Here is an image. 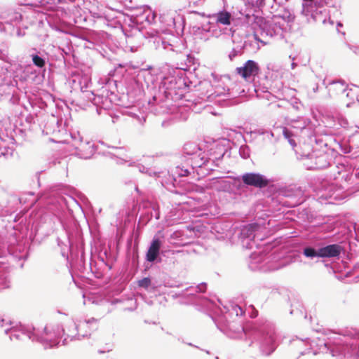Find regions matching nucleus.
<instances>
[{"label":"nucleus","mask_w":359,"mask_h":359,"mask_svg":"<svg viewBox=\"0 0 359 359\" xmlns=\"http://www.w3.org/2000/svg\"><path fill=\"white\" fill-rule=\"evenodd\" d=\"M122 93L135 100H140L144 95L146 87L151 98L148 104L151 107L160 104L170 97L168 81V74L154 75L144 69L128 67L121 72Z\"/></svg>","instance_id":"f257e3e1"},{"label":"nucleus","mask_w":359,"mask_h":359,"mask_svg":"<svg viewBox=\"0 0 359 359\" xmlns=\"http://www.w3.org/2000/svg\"><path fill=\"white\" fill-rule=\"evenodd\" d=\"M290 344L297 349L301 355H306L307 359L318 354L323 353L324 359H351L355 355L348 356V351L358 345V339L349 336L339 335L332 344L326 342L323 339L310 340L299 337L293 338Z\"/></svg>","instance_id":"f03ea898"},{"label":"nucleus","mask_w":359,"mask_h":359,"mask_svg":"<svg viewBox=\"0 0 359 359\" xmlns=\"http://www.w3.org/2000/svg\"><path fill=\"white\" fill-rule=\"evenodd\" d=\"M218 328L231 339H241L246 336L259 343V350L263 355L269 356L277 347L276 335L273 324L266 319H259L255 323L243 326L235 321Z\"/></svg>","instance_id":"7ed1b4c3"},{"label":"nucleus","mask_w":359,"mask_h":359,"mask_svg":"<svg viewBox=\"0 0 359 359\" xmlns=\"http://www.w3.org/2000/svg\"><path fill=\"white\" fill-rule=\"evenodd\" d=\"M280 18L283 19L284 22L290 23L294 21L295 16L287 10H285L282 15H273L271 18L253 13L248 19V22L252 24L254 29H259L262 36L276 37L278 39H283L285 37L284 33L286 27L284 23L278 21Z\"/></svg>","instance_id":"20e7f679"},{"label":"nucleus","mask_w":359,"mask_h":359,"mask_svg":"<svg viewBox=\"0 0 359 359\" xmlns=\"http://www.w3.org/2000/svg\"><path fill=\"white\" fill-rule=\"evenodd\" d=\"M169 86L170 97V99L173 100L174 95H182L183 92L180 93L179 90L188 91L189 90H203L209 95H213L215 92H212L213 84L208 79L197 81L192 80L191 77L187 76V72L177 69L173 71L172 73L168 74V81L167 83Z\"/></svg>","instance_id":"39448f33"},{"label":"nucleus","mask_w":359,"mask_h":359,"mask_svg":"<svg viewBox=\"0 0 359 359\" xmlns=\"http://www.w3.org/2000/svg\"><path fill=\"white\" fill-rule=\"evenodd\" d=\"M0 32L10 36L22 37L25 35V29L27 26L22 23L23 15L12 10L4 12L0 15Z\"/></svg>","instance_id":"423d86ee"},{"label":"nucleus","mask_w":359,"mask_h":359,"mask_svg":"<svg viewBox=\"0 0 359 359\" xmlns=\"http://www.w3.org/2000/svg\"><path fill=\"white\" fill-rule=\"evenodd\" d=\"M62 327L56 325L53 327H45L42 331L33 327V331H27V338L41 343L45 348H52L59 344L62 336Z\"/></svg>","instance_id":"0eeeda50"},{"label":"nucleus","mask_w":359,"mask_h":359,"mask_svg":"<svg viewBox=\"0 0 359 359\" xmlns=\"http://www.w3.org/2000/svg\"><path fill=\"white\" fill-rule=\"evenodd\" d=\"M122 32L127 43L133 47H139L144 44V41L151 37V34L147 29L143 20L131 22L128 28L123 27Z\"/></svg>","instance_id":"6e6552de"},{"label":"nucleus","mask_w":359,"mask_h":359,"mask_svg":"<svg viewBox=\"0 0 359 359\" xmlns=\"http://www.w3.org/2000/svg\"><path fill=\"white\" fill-rule=\"evenodd\" d=\"M112 36L105 31L90 30L86 35L81 37L83 40L93 46V49H96L104 57L109 58L107 48L112 51L111 45L109 41L111 40Z\"/></svg>","instance_id":"1a4fd4ad"},{"label":"nucleus","mask_w":359,"mask_h":359,"mask_svg":"<svg viewBox=\"0 0 359 359\" xmlns=\"http://www.w3.org/2000/svg\"><path fill=\"white\" fill-rule=\"evenodd\" d=\"M276 201L283 207L294 208L302 203V192L299 189L283 187L275 195Z\"/></svg>","instance_id":"9d476101"},{"label":"nucleus","mask_w":359,"mask_h":359,"mask_svg":"<svg viewBox=\"0 0 359 359\" xmlns=\"http://www.w3.org/2000/svg\"><path fill=\"white\" fill-rule=\"evenodd\" d=\"M254 41L246 39L238 43H235V41H233L234 46L228 55L229 59L231 61H233L236 57H241L243 55L255 53L259 48L258 42L266 44V42L258 38L256 33L254 34Z\"/></svg>","instance_id":"9b49d317"},{"label":"nucleus","mask_w":359,"mask_h":359,"mask_svg":"<svg viewBox=\"0 0 359 359\" xmlns=\"http://www.w3.org/2000/svg\"><path fill=\"white\" fill-rule=\"evenodd\" d=\"M51 114L48 122L44 126L43 132H46V134H56L60 133L66 132L70 126V123L72 121L71 118V114H63V116H59L61 114Z\"/></svg>","instance_id":"f8f14e48"},{"label":"nucleus","mask_w":359,"mask_h":359,"mask_svg":"<svg viewBox=\"0 0 359 359\" xmlns=\"http://www.w3.org/2000/svg\"><path fill=\"white\" fill-rule=\"evenodd\" d=\"M100 83L102 85L101 93L97 94V103L109 100L111 103L113 100L112 96L115 95V92L119 93L121 90V80L111 79L108 77L100 78Z\"/></svg>","instance_id":"ddd939ff"},{"label":"nucleus","mask_w":359,"mask_h":359,"mask_svg":"<svg viewBox=\"0 0 359 359\" xmlns=\"http://www.w3.org/2000/svg\"><path fill=\"white\" fill-rule=\"evenodd\" d=\"M259 229V225L256 223L249 224L241 227L239 238L243 248L252 250L257 246L255 239Z\"/></svg>","instance_id":"4468645a"},{"label":"nucleus","mask_w":359,"mask_h":359,"mask_svg":"<svg viewBox=\"0 0 359 359\" xmlns=\"http://www.w3.org/2000/svg\"><path fill=\"white\" fill-rule=\"evenodd\" d=\"M8 242L9 244L6 248L4 243H0V258L6 257L7 255L19 260L26 258L27 253L22 252L24 250L23 246L20 244L15 245L16 239L14 236H10Z\"/></svg>","instance_id":"2eb2a0df"},{"label":"nucleus","mask_w":359,"mask_h":359,"mask_svg":"<svg viewBox=\"0 0 359 359\" xmlns=\"http://www.w3.org/2000/svg\"><path fill=\"white\" fill-rule=\"evenodd\" d=\"M243 184L256 188H264L272 182L266 176L259 172H245L241 176Z\"/></svg>","instance_id":"dca6fc26"},{"label":"nucleus","mask_w":359,"mask_h":359,"mask_svg":"<svg viewBox=\"0 0 359 359\" xmlns=\"http://www.w3.org/2000/svg\"><path fill=\"white\" fill-rule=\"evenodd\" d=\"M260 67L257 62L253 60H247L241 67L236 68V73L245 81L257 76L260 73Z\"/></svg>","instance_id":"f3484780"},{"label":"nucleus","mask_w":359,"mask_h":359,"mask_svg":"<svg viewBox=\"0 0 359 359\" xmlns=\"http://www.w3.org/2000/svg\"><path fill=\"white\" fill-rule=\"evenodd\" d=\"M306 158L308 161H311V163H306L309 170L324 169L330 165L329 156L326 153H320L318 155L316 152H313L306 155Z\"/></svg>","instance_id":"a211bd4d"},{"label":"nucleus","mask_w":359,"mask_h":359,"mask_svg":"<svg viewBox=\"0 0 359 359\" xmlns=\"http://www.w3.org/2000/svg\"><path fill=\"white\" fill-rule=\"evenodd\" d=\"M56 241L57 247L60 248L61 255L67 260L71 252L72 245L69 233L65 228H62L57 232Z\"/></svg>","instance_id":"6ab92c4d"},{"label":"nucleus","mask_w":359,"mask_h":359,"mask_svg":"<svg viewBox=\"0 0 359 359\" xmlns=\"http://www.w3.org/2000/svg\"><path fill=\"white\" fill-rule=\"evenodd\" d=\"M156 121L161 122L163 128H168L180 121H185L188 116L187 114H153Z\"/></svg>","instance_id":"aec40b11"},{"label":"nucleus","mask_w":359,"mask_h":359,"mask_svg":"<svg viewBox=\"0 0 359 359\" xmlns=\"http://www.w3.org/2000/svg\"><path fill=\"white\" fill-rule=\"evenodd\" d=\"M62 334L66 336L62 340V345L67 344L68 339H69V341L74 339L81 340L88 337V334L86 332L85 333H78L77 323L74 321H69L65 325V327H62Z\"/></svg>","instance_id":"412c9836"},{"label":"nucleus","mask_w":359,"mask_h":359,"mask_svg":"<svg viewBox=\"0 0 359 359\" xmlns=\"http://www.w3.org/2000/svg\"><path fill=\"white\" fill-rule=\"evenodd\" d=\"M161 238L155 236L151 241L150 245L146 253V260L149 262H160L161 259L159 257L160 250L162 246Z\"/></svg>","instance_id":"4be33fe9"},{"label":"nucleus","mask_w":359,"mask_h":359,"mask_svg":"<svg viewBox=\"0 0 359 359\" xmlns=\"http://www.w3.org/2000/svg\"><path fill=\"white\" fill-rule=\"evenodd\" d=\"M88 13L90 15H87L85 13L84 14H79L74 18V24H81V22L86 23L87 25H94L97 20L104 21L107 20L104 18L100 13L95 11H92L88 9Z\"/></svg>","instance_id":"5701e85b"},{"label":"nucleus","mask_w":359,"mask_h":359,"mask_svg":"<svg viewBox=\"0 0 359 359\" xmlns=\"http://www.w3.org/2000/svg\"><path fill=\"white\" fill-rule=\"evenodd\" d=\"M76 155L81 158H90L95 152V145L92 142L83 140L75 148Z\"/></svg>","instance_id":"b1692460"},{"label":"nucleus","mask_w":359,"mask_h":359,"mask_svg":"<svg viewBox=\"0 0 359 359\" xmlns=\"http://www.w3.org/2000/svg\"><path fill=\"white\" fill-rule=\"evenodd\" d=\"M15 77L22 82H30L36 84H39L43 79V76L39 72L29 69L23 70L20 75H15Z\"/></svg>","instance_id":"393cba45"},{"label":"nucleus","mask_w":359,"mask_h":359,"mask_svg":"<svg viewBox=\"0 0 359 359\" xmlns=\"http://www.w3.org/2000/svg\"><path fill=\"white\" fill-rule=\"evenodd\" d=\"M62 51V47L60 46H49L46 52L47 60L57 62V65H66V59L61 54Z\"/></svg>","instance_id":"a878e982"},{"label":"nucleus","mask_w":359,"mask_h":359,"mask_svg":"<svg viewBox=\"0 0 359 359\" xmlns=\"http://www.w3.org/2000/svg\"><path fill=\"white\" fill-rule=\"evenodd\" d=\"M343 248L339 244H330L319 248L320 258L339 257Z\"/></svg>","instance_id":"bb28decb"},{"label":"nucleus","mask_w":359,"mask_h":359,"mask_svg":"<svg viewBox=\"0 0 359 359\" xmlns=\"http://www.w3.org/2000/svg\"><path fill=\"white\" fill-rule=\"evenodd\" d=\"M78 85L81 91L86 93V97L88 100H93L95 104H97V94L94 93V90H88V88L91 86V81L87 77H82L79 79Z\"/></svg>","instance_id":"cd10ccee"},{"label":"nucleus","mask_w":359,"mask_h":359,"mask_svg":"<svg viewBox=\"0 0 359 359\" xmlns=\"http://www.w3.org/2000/svg\"><path fill=\"white\" fill-rule=\"evenodd\" d=\"M97 320L94 318L84 321H80L79 323L77 324L78 333H85L86 332L88 334V336H90V332L97 330Z\"/></svg>","instance_id":"c85d7f7f"},{"label":"nucleus","mask_w":359,"mask_h":359,"mask_svg":"<svg viewBox=\"0 0 359 359\" xmlns=\"http://www.w3.org/2000/svg\"><path fill=\"white\" fill-rule=\"evenodd\" d=\"M208 17L214 20L217 25H230L231 23L229 12L224 10H220L215 13L209 14Z\"/></svg>","instance_id":"c756f323"},{"label":"nucleus","mask_w":359,"mask_h":359,"mask_svg":"<svg viewBox=\"0 0 359 359\" xmlns=\"http://www.w3.org/2000/svg\"><path fill=\"white\" fill-rule=\"evenodd\" d=\"M200 26H196L194 25V23H189V32L196 38L199 39L201 40L206 41L208 40V33L210 32L209 31V28H204V27L201 25Z\"/></svg>","instance_id":"7c9ffc66"},{"label":"nucleus","mask_w":359,"mask_h":359,"mask_svg":"<svg viewBox=\"0 0 359 359\" xmlns=\"http://www.w3.org/2000/svg\"><path fill=\"white\" fill-rule=\"evenodd\" d=\"M27 331H33V328L30 330L22 327L20 330H18L16 327H12L4 330L6 334H9V338L11 341L22 340L23 337H27V334L25 333Z\"/></svg>","instance_id":"2f4dec72"},{"label":"nucleus","mask_w":359,"mask_h":359,"mask_svg":"<svg viewBox=\"0 0 359 359\" xmlns=\"http://www.w3.org/2000/svg\"><path fill=\"white\" fill-rule=\"evenodd\" d=\"M201 151L202 150L201 147L196 143L187 142L184 145L183 148L184 158H185L186 161H187L189 158L197 155L201 152Z\"/></svg>","instance_id":"473e14b6"},{"label":"nucleus","mask_w":359,"mask_h":359,"mask_svg":"<svg viewBox=\"0 0 359 359\" xmlns=\"http://www.w3.org/2000/svg\"><path fill=\"white\" fill-rule=\"evenodd\" d=\"M187 161L188 164H190L191 170H194L196 168H201L208 162L202 151L193 157L189 158Z\"/></svg>","instance_id":"72a5a7b5"},{"label":"nucleus","mask_w":359,"mask_h":359,"mask_svg":"<svg viewBox=\"0 0 359 359\" xmlns=\"http://www.w3.org/2000/svg\"><path fill=\"white\" fill-rule=\"evenodd\" d=\"M189 14L194 15L195 16H198V18L201 19L200 22H196V23H194V25L198 27L200 26L199 25H201L204 27V28H209V31L211 32L212 28V22L210 21L211 18H209L208 15L203 12L200 13L196 11H190Z\"/></svg>","instance_id":"f704fd0d"},{"label":"nucleus","mask_w":359,"mask_h":359,"mask_svg":"<svg viewBox=\"0 0 359 359\" xmlns=\"http://www.w3.org/2000/svg\"><path fill=\"white\" fill-rule=\"evenodd\" d=\"M34 53L30 54L33 64L39 68H46L47 57H44L36 48H33Z\"/></svg>","instance_id":"c9c22d12"},{"label":"nucleus","mask_w":359,"mask_h":359,"mask_svg":"<svg viewBox=\"0 0 359 359\" xmlns=\"http://www.w3.org/2000/svg\"><path fill=\"white\" fill-rule=\"evenodd\" d=\"M61 3H57V0H36L34 3H30V5H34L42 10L48 11L54 8L57 5Z\"/></svg>","instance_id":"e433bc0d"},{"label":"nucleus","mask_w":359,"mask_h":359,"mask_svg":"<svg viewBox=\"0 0 359 359\" xmlns=\"http://www.w3.org/2000/svg\"><path fill=\"white\" fill-rule=\"evenodd\" d=\"M116 150V153L114 154L117 157L116 163L118 164H123L124 163L130 162L129 165L133 166L135 162H130V158L124 153L126 149L124 147H113Z\"/></svg>","instance_id":"4c0bfd02"},{"label":"nucleus","mask_w":359,"mask_h":359,"mask_svg":"<svg viewBox=\"0 0 359 359\" xmlns=\"http://www.w3.org/2000/svg\"><path fill=\"white\" fill-rule=\"evenodd\" d=\"M285 119L294 128L302 130L308 125V121L300 116H298L297 118L286 117Z\"/></svg>","instance_id":"58836bf2"},{"label":"nucleus","mask_w":359,"mask_h":359,"mask_svg":"<svg viewBox=\"0 0 359 359\" xmlns=\"http://www.w3.org/2000/svg\"><path fill=\"white\" fill-rule=\"evenodd\" d=\"M170 20L172 22V26L176 32H178L180 29L182 32H184L185 28V20L183 17H181L180 15H177V18L172 17L170 18ZM169 26H171V25H169Z\"/></svg>","instance_id":"ea45409f"},{"label":"nucleus","mask_w":359,"mask_h":359,"mask_svg":"<svg viewBox=\"0 0 359 359\" xmlns=\"http://www.w3.org/2000/svg\"><path fill=\"white\" fill-rule=\"evenodd\" d=\"M302 254L307 258L313 259L316 257L320 258L319 248H316L311 245H306L303 248Z\"/></svg>","instance_id":"a19ab883"},{"label":"nucleus","mask_w":359,"mask_h":359,"mask_svg":"<svg viewBox=\"0 0 359 359\" xmlns=\"http://www.w3.org/2000/svg\"><path fill=\"white\" fill-rule=\"evenodd\" d=\"M37 114H20L19 118L22 121L25 119V123L22 126L30 128L32 123H35V118Z\"/></svg>","instance_id":"79ce46f5"},{"label":"nucleus","mask_w":359,"mask_h":359,"mask_svg":"<svg viewBox=\"0 0 359 359\" xmlns=\"http://www.w3.org/2000/svg\"><path fill=\"white\" fill-rule=\"evenodd\" d=\"M347 194L344 192V188L336 184L334 191L331 193L330 200L341 201L346 197Z\"/></svg>","instance_id":"37998d69"},{"label":"nucleus","mask_w":359,"mask_h":359,"mask_svg":"<svg viewBox=\"0 0 359 359\" xmlns=\"http://www.w3.org/2000/svg\"><path fill=\"white\" fill-rule=\"evenodd\" d=\"M18 85V80L16 77H13V79L11 80L10 78H7L6 76H3L0 75V87L6 86L8 88L9 87H15Z\"/></svg>","instance_id":"c03bdc74"},{"label":"nucleus","mask_w":359,"mask_h":359,"mask_svg":"<svg viewBox=\"0 0 359 359\" xmlns=\"http://www.w3.org/2000/svg\"><path fill=\"white\" fill-rule=\"evenodd\" d=\"M348 90V93L346 94V97L350 98L352 100H354L355 99L357 100V102H359V91L355 90L351 88H348V86H346L345 88H343L341 89V93H345Z\"/></svg>","instance_id":"a18cd8bd"},{"label":"nucleus","mask_w":359,"mask_h":359,"mask_svg":"<svg viewBox=\"0 0 359 359\" xmlns=\"http://www.w3.org/2000/svg\"><path fill=\"white\" fill-rule=\"evenodd\" d=\"M265 6V0H250L248 6L252 7L255 12L260 11Z\"/></svg>","instance_id":"49530a36"},{"label":"nucleus","mask_w":359,"mask_h":359,"mask_svg":"<svg viewBox=\"0 0 359 359\" xmlns=\"http://www.w3.org/2000/svg\"><path fill=\"white\" fill-rule=\"evenodd\" d=\"M70 136L73 141L72 145L74 149L77 145L79 144L80 142L83 141V137L81 136L80 133L79 131H72L69 130Z\"/></svg>","instance_id":"de8ad7c7"},{"label":"nucleus","mask_w":359,"mask_h":359,"mask_svg":"<svg viewBox=\"0 0 359 359\" xmlns=\"http://www.w3.org/2000/svg\"><path fill=\"white\" fill-rule=\"evenodd\" d=\"M132 118V120L136 121L137 124L142 126L146 121V114H128Z\"/></svg>","instance_id":"09e8293b"},{"label":"nucleus","mask_w":359,"mask_h":359,"mask_svg":"<svg viewBox=\"0 0 359 359\" xmlns=\"http://www.w3.org/2000/svg\"><path fill=\"white\" fill-rule=\"evenodd\" d=\"M138 169L140 172L145 173L151 177H158L160 176V172L154 171L151 168H147L143 165H138Z\"/></svg>","instance_id":"8fccbe9b"},{"label":"nucleus","mask_w":359,"mask_h":359,"mask_svg":"<svg viewBox=\"0 0 359 359\" xmlns=\"http://www.w3.org/2000/svg\"><path fill=\"white\" fill-rule=\"evenodd\" d=\"M283 134L284 137L286 140H287L290 144L292 147H294L296 146V142H295V140L292 138V137H293L292 133L287 128H284L283 130Z\"/></svg>","instance_id":"3c124183"},{"label":"nucleus","mask_w":359,"mask_h":359,"mask_svg":"<svg viewBox=\"0 0 359 359\" xmlns=\"http://www.w3.org/2000/svg\"><path fill=\"white\" fill-rule=\"evenodd\" d=\"M137 285L140 287L144 288L145 290H149L150 286L151 285V280L150 278L145 277L141 280H139L137 282Z\"/></svg>","instance_id":"603ef678"},{"label":"nucleus","mask_w":359,"mask_h":359,"mask_svg":"<svg viewBox=\"0 0 359 359\" xmlns=\"http://www.w3.org/2000/svg\"><path fill=\"white\" fill-rule=\"evenodd\" d=\"M49 25H50V27L55 30L56 32H60V33H64V34H71L68 30V28L67 27H65L60 25H57L55 22H52V23H50L49 22Z\"/></svg>","instance_id":"864d4df0"},{"label":"nucleus","mask_w":359,"mask_h":359,"mask_svg":"<svg viewBox=\"0 0 359 359\" xmlns=\"http://www.w3.org/2000/svg\"><path fill=\"white\" fill-rule=\"evenodd\" d=\"M335 188H336L335 184H329L325 190V193L321 195V197L325 198L326 200H329V199L330 200L331 193H333L334 191Z\"/></svg>","instance_id":"5fc2aeb1"},{"label":"nucleus","mask_w":359,"mask_h":359,"mask_svg":"<svg viewBox=\"0 0 359 359\" xmlns=\"http://www.w3.org/2000/svg\"><path fill=\"white\" fill-rule=\"evenodd\" d=\"M141 17L144 19L143 20L148 23V25H153L156 22V17L151 11H149L147 15L141 13Z\"/></svg>","instance_id":"6e6d98bb"},{"label":"nucleus","mask_w":359,"mask_h":359,"mask_svg":"<svg viewBox=\"0 0 359 359\" xmlns=\"http://www.w3.org/2000/svg\"><path fill=\"white\" fill-rule=\"evenodd\" d=\"M240 156L243 159H247L250 157V148L247 145H242L239 148Z\"/></svg>","instance_id":"4d7b16f0"},{"label":"nucleus","mask_w":359,"mask_h":359,"mask_svg":"<svg viewBox=\"0 0 359 359\" xmlns=\"http://www.w3.org/2000/svg\"><path fill=\"white\" fill-rule=\"evenodd\" d=\"M176 168L180 176H188L191 173V170L188 168L184 169L180 166H177Z\"/></svg>","instance_id":"13d9d810"},{"label":"nucleus","mask_w":359,"mask_h":359,"mask_svg":"<svg viewBox=\"0 0 359 359\" xmlns=\"http://www.w3.org/2000/svg\"><path fill=\"white\" fill-rule=\"evenodd\" d=\"M355 355V358H359V341H358V345L354 348H352L348 351V356Z\"/></svg>","instance_id":"bf43d9fd"},{"label":"nucleus","mask_w":359,"mask_h":359,"mask_svg":"<svg viewBox=\"0 0 359 359\" xmlns=\"http://www.w3.org/2000/svg\"><path fill=\"white\" fill-rule=\"evenodd\" d=\"M206 287L207 284L205 283H201L196 287L192 288L191 290H194L196 292H204L206 290Z\"/></svg>","instance_id":"052dcab7"},{"label":"nucleus","mask_w":359,"mask_h":359,"mask_svg":"<svg viewBox=\"0 0 359 359\" xmlns=\"http://www.w3.org/2000/svg\"><path fill=\"white\" fill-rule=\"evenodd\" d=\"M342 178H344V180L348 184H352L354 182V177L352 172L343 175Z\"/></svg>","instance_id":"680f3d73"},{"label":"nucleus","mask_w":359,"mask_h":359,"mask_svg":"<svg viewBox=\"0 0 359 359\" xmlns=\"http://www.w3.org/2000/svg\"><path fill=\"white\" fill-rule=\"evenodd\" d=\"M233 311L236 313V316H241L245 313L243 308L238 305L233 306Z\"/></svg>","instance_id":"e2e57ef3"},{"label":"nucleus","mask_w":359,"mask_h":359,"mask_svg":"<svg viewBox=\"0 0 359 359\" xmlns=\"http://www.w3.org/2000/svg\"><path fill=\"white\" fill-rule=\"evenodd\" d=\"M201 305L206 307L208 309H211L213 305V302L208 299H203L202 300Z\"/></svg>","instance_id":"0e129e2a"},{"label":"nucleus","mask_w":359,"mask_h":359,"mask_svg":"<svg viewBox=\"0 0 359 359\" xmlns=\"http://www.w3.org/2000/svg\"><path fill=\"white\" fill-rule=\"evenodd\" d=\"M84 6H87L88 4H93V6H97L98 1L97 0H82ZM87 8L86 7H85Z\"/></svg>","instance_id":"69168bd1"},{"label":"nucleus","mask_w":359,"mask_h":359,"mask_svg":"<svg viewBox=\"0 0 359 359\" xmlns=\"http://www.w3.org/2000/svg\"><path fill=\"white\" fill-rule=\"evenodd\" d=\"M340 147H341V151L344 154H348V153H350L351 151L352 146H351V145H349V146H347V145H340Z\"/></svg>","instance_id":"338daca9"},{"label":"nucleus","mask_w":359,"mask_h":359,"mask_svg":"<svg viewBox=\"0 0 359 359\" xmlns=\"http://www.w3.org/2000/svg\"><path fill=\"white\" fill-rule=\"evenodd\" d=\"M352 173L353 174L354 179H359V166L358 168H354Z\"/></svg>","instance_id":"774afa93"}]
</instances>
